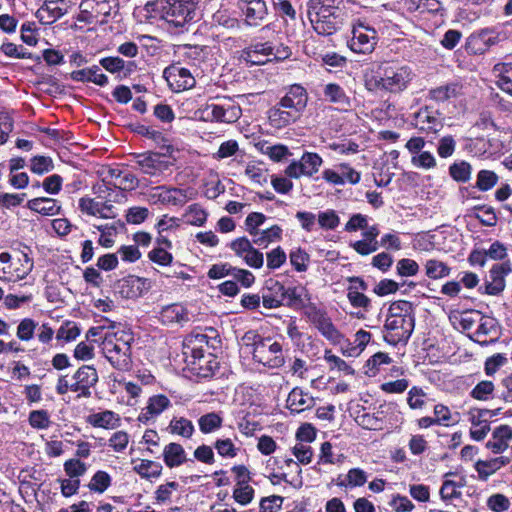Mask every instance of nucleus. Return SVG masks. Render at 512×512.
<instances>
[{"label": "nucleus", "instance_id": "dca6fc26", "mask_svg": "<svg viewBox=\"0 0 512 512\" xmlns=\"http://www.w3.org/2000/svg\"><path fill=\"white\" fill-rule=\"evenodd\" d=\"M98 381L96 369L84 365L80 367L73 377V383L69 386L70 391L76 393V397H89L91 388Z\"/></svg>", "mask_w": 512, "mask_h": 512}, {"label": "nucleus", "instance_id": "4c0bfd02", "mask_svg": "<svg viewBox=\"0 0 512 512\" xmlns=\"http://www.w3.org/2000/svg\"><path fill=\"white\" fill-rule=\"evenodd\" d=\"M162 465L159 462L152 460H141L135 464L133 470L139 474L142 478H158L162 473Z\"/></svg>", "mask_w": 512, "mask_h": 512}, {"label": "nucleus", "instance_id": "2f4dec72", "mask_svg": "<svg viewBox=\"0 0 512 512\" xmlns=\"http://www.w3.org/2000/svg\"><path fill=\"white\" fill-rule=\"evenodd\" d=\"M163 461L169 468L179 467L186 462V452L179 443L171 442L163 449Z\"/></svg>", "mask_w": 512, "mask_h": 512}, {"label": "nucleus", "instance_id": "603ef678", "mask_svg": "<svg viewBox=\"0 0 512 512\" xmlns=\"http://www.w3.org/2000/svg\"><path fill=\"white\" fill-rule=\"evenodd\" d=\"M498 176L491 170H480L477 174L476 187L480 191L492 189L498 182Z\"/></svg>", "mask_w": 512, "mask_h": 512}, {"label": "nucleus", "instance_id": "680f3d73", "mask_svg": "<svg viewBox=\"0 0 512 512\" xmlns=\"http://www.w3.org/2000/svg\"><path fill=\"white\" fill-rule=\"evenodd\" d=\"M266 216L263 213L252 212L245 220L246 231L251 236H257L259 234V227L264 224Z\"/></svg>", "mask_w": 512, "mask_h": 512}, {"label": "nucleus", "instance_id": "c9c22d12", "mask_svg": "<svg viewBox=\"0 0 512 512\" xmlns=\"http://www.w3.org/2000/svg\"><path fill=\"white\" fill-rule=\"evenodd\" d=\"M493 71L498 74V87L504 92H512V62L497 63Z\"/></svg>", "mask_w": 512, "mask_h": 512}, {"label": "nucleus", "instance_id": "1a4fd4ad", "mask_svg": "<svg viewBox=\"0 0 512 512\" xmlns=\"http://www.w3.org/2000/svg\"><path fill=\"white\" fill-rule=\"evenodd\" d=\"M307 316L311 323L318 329L323 337L333 344H338L343 338L340 331L333 324L327 314L316 306H310Z\"/></svg>", "mask_w": 512, "mask_h": 512}, {"label": "nucleus", "instance_id": "8fccbe9b", "mask_svg": "<svg viewBox=\"0 0 512 512\" xmlns=\"http://www.w3.org/2000/svg\"><path fill=\"white\" fill-rule=\"evenodd\" d=\"M256 53L261 56L269 57V56L273 55V47L271 46L270 43L266 42V43H257L255 45L248 47L245 50V55H246L247 60L253 64L259 65L260 61H257L255 59Z\"/></svg>", "mask_w": 512, "mask_h": 512}, {"label": "nucleus", "instance_id": "37998d69", "mask_svg": "<svg viewBox=\"0 0 512 512\" xmlns=\"http://www.w3.org/2000/svg\"><path fill=\"white\" fill-rule=\"evenodd\" d=\"M169 428L172 433L178 434L185 438L192 437L195 431L193 423L184 417L173 418L170 421Z\"/></svg>", "mask_w": 512, "mask_h": 512}, {"label": "nucleus", "instance_id": "de8ad7c7", "mask_svg": "<svg viewBox=\"0 0 512 512\" xmlns=\"http://www.w3.org/2000/svg\"><path fill=\"white\" fill-rule=\"evenodd\" d=\"M426 275L431 279H439L450 274V268L441 261L428 260L425 264Z\"/></svg>", "mask_w": 512, "mask_h": 512}, {"label": "nucleus", "instance_id": "a878e982", "mask_svg": "<svg viewBox=\"0 0 512 512\" xmlns=\"http://www.w3.org/2000/svg\"><path fill=\"white\" fill-rule=\"evenodd\" d=\"M301 114L281 107L280 103L268 111L269 123L276 129L284 128L299 119Z\"/></svg>", "mask_w": 512, "mask_h": 512}, {"label": "nucleus", "instance_id": "0eeeda50", "mask_svg": "<svg viewBox=\"0 0 512 512\" xmlns=\"http://www.w3.org/2000/svg\"><path fill=\"white\" fill-rule=\"evenodd\" d=\"M415 327V318L386 319L384 340L393 346L407 344Z\"/></svg>", "mask_w": 512, "mask_h": 512}, {"label": "nucleus", "instance_id": "3c124183", "mask_svg": "<svg viewBox=\"0 0 512 512\" xmlns=\"http://www.w3.org/2000/svg\"><path fill=\"white\" fill-rule=\"evenodd\" d=\"M347 298L350 304L355 308L368 310L371 306V300L364 293L358 291V287L349 286L347 289Z\"/></svg>", "mask_w": 512, "mask_h": 512}, {"label": "nucleus", "instance_id": "f8f14e48", "mask_svg": "<svg viewBox=\"0 0 512 512\" xmlns=\"http://www.w3.org/2000/svg\"><path fill=\"white\" fill-rule=\"evenodd\" d=\"M150 281L147 278H141L129 275L119 279L114 284V292L124 299H133L140 297L144 292L150 289Z\"/></svg>", "mask_w": 512, "mask_h": 512}, {"label": "nucleus", "instance_id": "9d476101", "mask_svg": "<svg viewBox=\"0 0 512 512\" xmlns=\"http://www.w3.org/2000/svg\"><path fill=\"white\" fill-rule=\"evenodd\" d=\"M208 336L205 334L190 335L184 342V355L186 362L191 364H201L205 358H213V354L207 352Z\"/></svg>", "mask_w": 512, "mask_h": 512}, {"label": "nucleus", "instance_id": "c03bdc74", "mask_svg": "<svg viewBox=\"0 0 512 512\" xmlns=\"http://www.w3.org/2000/svg\"><path fill=\"white\" fill-rule=\"evenodd\" d=\"M367 481L366 472L360 468H352L348 471L345 480L338 481L340 487H357L362 486Z\"/></svg>", "mask_w": 512, "mask_h": 512}, {"label": "nucleus", "instance_id": "49530a36", "mask_svg": "<svg viewBox=\"0 0 512 512\" xmlns=\"http://www.w3.org/2000/svg\"><path fill=\"white\" fill-rule=\"evenodd\" d=\"M450 176L457 182L465 183L467 182L472 173L471 165L466 161H461L458 163H453L449 167Z\"/></svg>", "mask_w": 512, "mask_h": 512}, {"label": "nucleus", "instance_id": "13d9d810", "mask_svg": "<svg viewBox=\"0 0 512 512\" xmlns=\"http://www.w3.org/2000/svg\"><path fill=\"white\" fill-rule=\"evenodd\" d=\"M324 359L330 364L331 370L337 369L338 371L344 372L346 375L354 374V369L350 365H348L343 359L336 355H333L331 353V350H325Z\"/></svg>", "mask_w": 512, "mask_h": 512}, {"label": "nucleus", "instance_id": "6ab92c4d", "mask_svg": "<svg viewBox=\"0 0 512 512\" xmlns=\"http://www.w3.org/2000/svg\"><path fill=\"white\" fill-rule=\"evenodd\" d=\"M479 325L474 332L473 340L481 345H488L495 341L499 335V326L495 318L482 315L478 319Z\"/></svg>", "mask_w": 512, "mask_h": 512}, {"label": "nucleus", "instance_id": "c756f323", "mask_svg": "<svg viewBox=\"0 0 512 512\" xmlns=\"http://www.w3.org/2000/svg\"><path fill=\"white\" fill-rule=\"evenodd\" d=\"M71 79L80 82H92L98 86H106L108 84V77L100 72V68L97 65H93L89 68H84L70 73Z\"/></svg>", "mask_w": 512, "mask_h": 512}, {"label": "nucleus", "instance_id": "a19ab883", "mask_svg": "<svg viewBox=\"0 0 512 512\" xmlns=\"http://www.w3.org/2000/svg\"><path fill=\"white\" fill-rule=\"evenodd\" d=\"M480 311L469 310L457 312L450 319H454L453 323L458 324L462 330H470L478 322Z\"/></svg>", "mask_w": 512, "mask_h": 512}, {"label": "nucleus", "instance_id": "58836bf2", "mask_svg": "<svg viewBox=\"0 0 512 512\" xmlns=\"http://www.w3.org/2000/svg\"><path fill=\"white\" fill-rule=\"evenodd\" d=\"M285 304L291 308H300L304 306L306 291L304 287L294 286L286 288L284 286Z\"/></svg>", "mask_w": 512, "mask_h": 512}, {"label": "nucleus", "instance_id": "e2e57ef3", "mask_svg": "<svg viewBox=\"0 0 512 512\" xmlns=\"http://www.w3.org/2000/svg\"><path fill=\"white\" fill-rule=\"evenodd\" d=\"M289 258L291 265L295 268L296 271L304 272L307 270V263L310 257L304 250L298 248L291 251Z\"/></svg>", "mask_w": 512, "mask_h": 512}, {"label": "nucleus", "instance_id": "4468645a", "mask_svg": "<svg viewBox=\"0 0 512 512\" xmlns=\"http://www.w3.org/2000/svg\"><path fill=\"white\" fill-rule=\"evenodd\" d=\"M376 45V31L364 24L353 27L349 46L356 53L366 54L374 50Z\"/></svg>", "mask_w": 512, "mask_h": 512}, {"label": "nucleus", "instance_id": "338daca9", "mask_svg": "<svg viewBox=\"0 0 512 512\" xmlns=\"http://www.w3.org/2000/svg\"><path fill=\"white\" fill-rule=\"evenodd\" d=\"M31 171L35 174H44L53 169L51 158L45 156H35L31 159Z\"/></svg>", "mask_w": 512, "mask_h": 512}, {"label": "nucleus", "instance_id": "a211bd4d", "mask_svg": "<svg viewBox=\"0 0 512 512\" xmlns=\"http://www.w3.org/2000/svg\"><path fill=\"white\" fill-rule=\"evenodd\" d=\"M443 119L437 110L426 106L415 114V127L425 133H438L443 128Z\"/></svg>", "mask_w": 512, "mask_h": 512}, {"label": "nucleus", "instance_id": "b1692460", "mask_svg": "<svg viewBox=\"0 0 512 512\" xmlns=\"http://www.w3.org/2000/svg\"><path fill=\"white\" fill-rule=\"evenodd\" d=\"M512 440V427L503 424L496 427L492 432V439L487 441L486 448L491 450L494 454H500L509 447V442Z\"/></svg>", "mask_w": 512, "mask_h": 512}, {"label": "nucleus", "instance_id": "bb28decb", "mask_svg": "<svg viewBox=\"0 0 512 512\" xmlns=\"http://www.w3.org/2000/svg\"><path fill=\"white\" fill-rule=\"evenodd\" d=\"M170 405V400L165 395L152 396L147 406L142 409L138 416V420L142 423H147L149 420L160 415Z\"/></svg>", "mask_w": 512, "mask_h": 512}, {"label": "nucleus", "instance_id": "7ed1b4c3", "mask_svg": "<svg viewBox=\"0 0 512 512\" xmlns=\"http://www.w3.org/2000/svg\"><path fill=\"white\" fill-rule=\"evenodd\" d=\"M146 6H151L152 11L159 12L161 18L175 28L184 27L196 15L194 0H157L147 3Z\"/></svg>", "mask_w": 512, "mask_h": 512}, {"label": "nucleus", "instance_id": "423d86ee", "mask_svg": "<svg viewBox=\"0 0 512 512\" xmlns=\"http://www.w3.org/2000/svg\"><path fill=\"white\" fill-rule=\"evenodd\" d=\"M252 355L256 362L270 369H277L285 364L282 345L270 337H266L258 348H254Z\"/></svg>", "mask_w": 512, "mask_h": 512}, {"label": "nucleus", "instance_id": "9b49d317", "mask_svg": "<svg viewBox=\"0 0 512 512\" xmlns=\"http://www.w3.org/2000/svg\"><path fill=\"white\" fill-rule=\"evenodd\" d=\"M322 162V158L317 153L305 152L299 161H293L286 167L285 174L296 179L301 176L311 177L318 172Z\"/></svg>", "mask_w": 512, "mask_h": 512}, {"label": "nucleus", "instance_id": "09e8293b", "mask_svg": "<svg viewBox=\"0 0 512 512\" xmlns=\"http://www.w3.org/2000/svg\"><path fill=\"white\" fill-rule=\"evenodd\" d=\"M495 386L492 381H480L470 392V396L476 400L488 401L493 398Z\"/></svg>", "mask_w": 512, "mask_h": 512}, {"label": "nucleus", "instance_id": "f3484780", "mask_svg": "<svg viewBox=\"0 0 512 512\" xmlns=\"http://www.w3.org/2000/svg\"><path fill=\"white\" fill-rule=\"evenodd\" d=\"M510 271L511 266L508 262L493 265L485 281L484 291L482 293L493 296L499 295L505 289V277Z\"/></svg>", "mask_w": 512, "mask_h": 512}, {"label": "nucleus", "instance_id": "ea45409f", "mask_svg": "<svg viewBox=\"0 0 512 512\" xmlns=\"http://www.w3.org/2000/svg\"><path fill=\"white\" fill-rule=\"evenodd\" d=\"M223 418L216 412L202 415L198 419L199 429L203 434L213 433L222 427Z\"/></svg>", "mask_w": 512, "mask_h": 512}, {"label": "nucleus", "instance_id": "f704fd0d", "mask_svg": "<svg viewBox=\"0 0 512 512\" xmlns=\"http://www.w3.org/2000/svg\"><path fill=\"white\" fill-rule=\"evenodd\" d=\"M461 86L457 83H449L433 88L429 91V98L436 102H444L456 98L460 94Z\"/></svg>", "mask_w": 512, "mask_h": 512}, {"label": "nucleus", "instance_id": "72a5a7b5", "mask_svg": "<svg viewBox=\"0 0 512 512\" xmlns=\"http://www.w3.org/2000/svg\"><path fill=\"white\" fill-rule=\"evenodd\" d=\"M63 0L47 1L38 11L37 16L45 24H51L63 15L60 4Z\"/></svg>", "mask_w": 512, "mask_h": 512}, {"label": "nucleus", "instance_id": "f257e3e1", "mask_svg": "<svg viewBox=\"0 0 512 512\" xmlns=\"http://www.w3.org/2000/svg\"><path fill=\"white\" fill-rule=\"evenodd\" d=\"M108 326L100 325L92 327L87 333V337L98 336L99 339L93 341L100 342V346L105 358L117 370L128 371L132 366L131 343L133 342L132 333L125 329L121 324H116L109 320Z\"/></svg>", "mask_w": 512, "mask_h": 512}, {"label": "nucleus", "instance_id": "aec40b11", "mask_svg": "<svg viewBox=\"0 0 512 512\" xmlns=\"http://www.w3.org/2000/svg\"><path fill=\"white\" fill-rule=\"evenodd\" d=\"M262 304L267 309H275L285 304L284 285L275 279H268L262 289Z\"/></svg>", "mask_w": 512, "mask_h": 512}, {"label": "nucleus", "instance_id": "c85d7f7f", "mask_svg": "<svg viewBox=\"0 0 512 512\" xmlns=\"http://www.w3.org/2000/svg\"><path fill=\"white\" fill-rule=\"evenodd\" d=\"M314 405V398L298 387L293 388L287 398V407L292 412L300 413L306 409L312 408Z\"/></svg>", "mask_w": 512, "mask_h": 512}, {"label": "nucleus", "instance_id": "412c9836", "mask_svg": "<svg viewBox=\"0 0 512 512\" xmlns=\"http://www.w3.org/2000/svg\"><path fill=\"white\" fill-rule=\"evenodd\" d=\"M308 94L304 87L298 84L290 86L284 97L280 100L281 107L291 109L302 114L307 106Z\"/></svg>", "mask_w": 512, "mask_h": 512}, {"label": "nucleus", "instance_id": "4be33fe9", "mask_svg": "<svg viewBox=\"0 0 512 512\" xmlns=\"http://www.w3.org/2000/svg\"><path fill=\"white\" fill-rule=\"evenodd\" d=\"M324 100L335 105L338 111H348L352 106V99L342 86L337 83H328L323 86Z\"/></svg>", "mask_w": 512, "mask_h": 512}, {"label": "nucleus", "instance_id": "79ce46f5", "mask_svg": "<svg viewBox=\"0 0 512 512\" xmlns=\"http://www.w3.org/2000/svg\"><path fill=\"white\" fill-rule=\"evenodd\" d=\"M281 234V227L278 225H273L268 229L262 231L259 230V234L257 236H253V243L258 246L266 247L269 243L280 240Z\"/></svg>", "mask_w": 512, "mask_h": 512}, {"label": "nucleus", "instance_id": "e433bc0d", "mask_svg": "<svg viewBox=\"0 0 512 512\" xmlns=\"http://www.w3.org/2000/svg\"><path fill=\"white\" fill-rule=\"evenodd\" d=\"M415 318L413 304L406 300L394 301L390 304L386 319Z\"/></svg>", "mask_w": 512, "mask_h": 512}, {"label": "nucleus", "instance_id": "cd10ccee", "mask_svg": "<svg viewBox=\"0 0 512 512\" xmlns=\"http://www.w3.org/2000/svg\"><path fill=\"white\" fill-rule=\"evenodd\" d=\"M159 317L160 321L165 325H183L189 321L187 309L181 304L177 303L163 307L160 311Z\"/></svg>", "mask_w": 512, "mask_h": 512}, {"label": "nucleus", "instance_id": "a18cd8bd", "mask_svg": "<svg viewBox=\"0 0 512 512\" xmlns=\"http://www.w3.org/2000/svg\"><path fill=\"white\" fill-rule=\"evenodd\" d=\"M254 496V489L248 485L246 480H240L233 491V498L241 505L249 504Z\"/></svg>", "mask_w": 512, "mask_h": 512}, {"label": "nucleus", "instance_id": "473e14b6", "mask_svg": "<svg viewBox=\"0 0 512 512\" xmlns=\"http://www.w3.org/2000/svg\"><path fill=\"white\" fill-rule=\"evenodd\" d=\"M27 207L43 215H55L61 209V206L57 204L56 200L44 197L29 200Z\"/></svg>", "mask_w": 512, "mask_h": 512}, {"label": "nucleus", "instance_id": "052dcab7", "mask_svg": "<svg viewBox=\"0 0 512 512\" xmlns=\"http://www.w3.org/2000/svg\"><path fill=\"white\" fill-rule=\"evenodd\" d=\"M474 468L478 473V479L481 481H487L491 475L499 470L492 459L478 460Z\"/></svg>", "mask_w": 512, "mask_h": 512}, {"label": "nucleus", "instance_id": "39448f33", "mask_svg": "<svg viewBox=\"0 0 512 512\" xmlns=\"http://www.w3.org/2000/svg\"><path fill=\"white\" fill-rule=\"evenodd\" d=\"M222 100L221 103H207L202 109V115L205 120L234 123L242 114V110L235 101L229 97H216Z\"/></svg>", "mask_w": 512, "mask_h": 512}, {"label": "nucleus", "instance_id": "20e7f679", "mask_svg": "<svg viewBox=\"0 0 512 512\" xmlns=\"http://www.w3.org/2000/svg\"><path fill=\"white\" fill-rule=\"evenodd\" d=\"M320 1L321 0L308 1V17L314 30L318 34L331 35L341 24L339 17L340 10L334 4L323 6V2Z\"/></svg>", "mask_w": 512, "mask_h": 512}, {"label": "nucleus", "instance_id": "4d7b16f0", "mask_svg": "<svg viewBox=\"0 0 512 512\" xmlns=\"http://www.w3.org/2000/svg\"><path fill=\"white\" fill-rule=\"evenodd\" d=\"M187 223L194 226H202L207 219V213L198 204L189 206L185 213Z\"/></svg>", "mask_w": 512, "mask_h": 512}, {"label": "nucleus", "instance_id": "bf43d9fd", "mask_svg": "<svg viewBox=\"0 0 512 512\" xmlns=\"http://www.w3.org/2000/svg\"><path fill=\"white\" fill-rule=\"evenodd\" d=\"M317 219L320 227L326 230H334L340 223L339 216L332 209L320 212Z\"/></svg>", "mask_w": 512, "mask_h": 512}, {"label": "nucleus", "instance_id": "5701e85b", "mask_svg": "<svg viewBox=\"0 0 512 512\" xmlns=\"http://www.w3.org/2000/svg\"><path fill=\"white\" fill-rule=\"evenodd\" d=\"M156 191L153 198L162 204H169L173 206H183L191 197L188 195V190L175 187L158 186L154 188Z\"/></svg>", "mask_w": 512, "mask_h": 512}, {"label": "nucleus", "instance_id": "393cba45", "mask_svg": "<svg viewBox=\"0 0 512 512\" xmlns=\"http://www.w3.org/2000/svg\"><path fill=\"white\" fill-rule=\"evenodd\" d=\"M499 37L496 33L483 30L478 35H472L467 41V49L472 54H483L489 47L497 44Z\"/></svg>", "mask_w": 512, "mask_h": 512}, {"label": "nucleus", "instance_id": "864d4df0", "mask_svg": "<svg viewBox=\"0 0 512 512\" xmlns=\"http://www.w3.org/2000/svg\"><path fill=\"white\" fill-rule=\"evenodd\" d=\"M390 362L391 358L387 353L377 352L366 361L365 367L367 370L365 373L369 376H375L382 364H389Z\"/></svg>", "mask_w": 512, "mask_h": 512}, {"label": "nucleus", "instance_id": "774afa93", "mask_svg": "<svg viewBox=\"0 0 512 512\" xmlns=\"http://www.w3.org/2000/svg\"><path fill=\"white\" fill-rule=\"evenodd\" d=\"M487 506L494 512H503L509 509L510 501L503 494H494L487 500Z\"/></svg>", "mask_w": 512, "mask_h": 512}, {"label": "nucleus", "instance_id": "6e6d98bb", "mask_svg": "<svg viewBox=\"0 0 512 512\" xmlns=\"http://www.w3.org/2000/svg\"><path fill=\"white\" fill-rule=\"evenodd\" d=\"M418 263L410 258H403L397 261L396 273L401 277L415 276L419 272Z\"/></svg>", "mask_w": 512, "mask_h": 512}, {"label": "nucleus", "instance_id": "7c9ffc66", "mask_svg": "<svg viewBox=\"0 0 512 512\" xmlns=\"http://www.w3.org/2000/svg\"><path fill=\"white\" fill-rule=\"evenodd\" d=\"M120 417L111 410L90 414L87 423L97 428L115 429L120 426Z\"/></svg>", "mask_w": 512, "mask_h": 512}, {"label": "nucleus", "instance_id": "69168bd1", "mask_svg": "<svg viewBox=\"0 0 512 512\" xmlns=\"http://www.w3.org/2000/svg\"><path fill=\"white\" fill-rule=\"evenodd\" d=\"M286 253L278 246L267 253V267L269 269H278L286 262Z\"/></svg>", "mask_w": 512, "mask_h": 512}, {"label": "nucleus", "instance_id": "5fc2aeb1", "mask_svg": "<svg viewBox=\"0 0 512 512\" xmlns=\"http://www.w3.org/2000/svg\"><path fill=\"white\" fill-rule=\"evenodd\" d=\"M218 365L215 357L213 358H205L204 361L201 362V364H191L189 365L191 371L202 378H208L213 375V370Z\"/></svg>", "mask_w": 512, "mask_h": 512}, {"label": "nucleus", "instance_id": "6e6552de", "mask_svg": "<svg viewBox=\"0 0 512 512\" xmlns=\"http://www.w3.org/2000/svg\"><path fill=\"white\" fill-rule=\"evenodd\" d=\"M134 162L142 173L152 177L163 175L172 165L171 162L162 159V155L157 152L134 154Z\"/></svg>", "mask_w": 512, "mask_h": 512}, {"label": "nucleus", "instance_id": "0e129e2a", "mask_svg": "<svg viewBox=\"0 0 512 512\" xmlns=\"http://www.w3.org/2000/svg\"><path fill=\"white\" fill-rule=\"evenodd\" d=\"M110 483L111 478L107 472L97 471L92 477L89 487L93 491L102 493L110 486Z\"/></svg>", "mask_w": 512, "mask_h": 512}, {"label": "nucleus", "instance_id": "2eb2a0df", "mask_svg": "<svg viewBox=\"0 0 512 512\" xmlns=\"http://www.w3.org/2000/svg\"><path fill=\"white\" fill-rule=\"evenodd\" d=\"M236 6L245 16L247 26H259L268 16L265 0H237Z\"/></svg>", "mask_w": 512, "mask_h": 512}, {"label": "nucleus", "instance_id": "f03ea898", "mask_svg": "<svg viewBox=\"0 0 512 512\" xmlns=\"http://www.w3.org/2000/svg\"><path fill=\"white\" fill-rule=\"evenodd\" d=\"M412 76V71L407 66L383 63L372 70L370 75L366 74L365 85L369 91L399 93L407 88Z\"/></svg>", "mask_w": 512, "mask_h": 512}, {"label": "nucleus", "instance_id": "ddd939ff", "mask_svg": "<svg viewBox=\"0 0 512 512\" xmlns=\"http://www.w3.org/2000/svg\"><path fill=\"white\" fill-rule=\"evenodd\" d=\"M163 77L174 92H181L195 86V78L191 72L179 65H170L163 71Z\"/></svg>", "mask_w": 512, "mask_h": 512}]
</instances>
